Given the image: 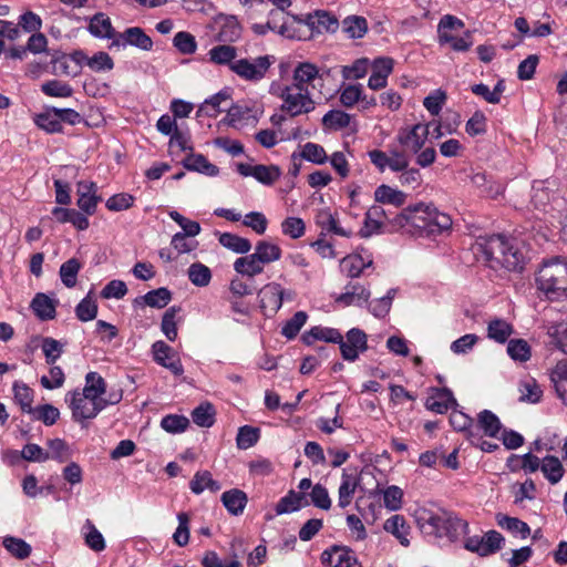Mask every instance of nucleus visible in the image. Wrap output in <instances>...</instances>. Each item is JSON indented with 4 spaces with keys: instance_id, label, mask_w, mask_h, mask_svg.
Returning <instances> with one entry per match:
<instances>
[{
    "instance_id": "obj_43",
    "label": "nucleus",
    "mask_w": 567,
    "mask_h": 567,
    "mask_svg": "<svg viewBox=\"0 0 567 567\" xmlns=\"http://www.w3.org/2000/svg\"><path fill=\"white\" fill-rule=\"evenodd\" d=\"M477 425L489 437H498L502 423L498 416L489 410H483L477 415Z\"/></svg>"
},
{
    "instance_id": "obj_10",
    "label": "nucleus",
    "mask_w": 567,
    "mask_h": 567,
    "mask_svg": "<svg viewBox=\"0 0 567 567\" xmlns=\"http://www.w3.org/2000/svg\"><path fill=\"white\" fill-rule=\"evenodd\" d=\"M432 124H415L411 128H402L396 135V140L404 151L417 154L424 146L429 130Z\"/></svg>"
},
{
    "instance_id": "obj_49",
    "label": "nucleus",
    "mask_w": 567,
    "mask_h": 567,
    "mask_svg": "<svg viewBox=\"0 0 567 567\" xmlns=\"http://www.w3.org/2000/svg\"><path fill=\"white\" fill-rule=\"evenodd\" d=\"M358 486V480L350 475V474H342L341 484L339 486V498H338V505L341 508H346L351 504V501L353 498V495L355 493Z\"/></svg>"
},
{
    "instance_id": "obj_18",
    "label": "nucleus",
    "mask_w": 567,
    "mask_h": 567,
    "mask_svg": "<svg viewBox=\"0 0 567 567\" xmlns=\"http://www.w3.org/2000/svg\"><path fill=\"white\" fill-rule=\"evenodd\" d=\"M344 292L334 299L337 303L343 307H362L368 303L371 297L370 290L359 282H349L344 287Z\"/></svg>"
},
{
    "instance_id": "obj_8",
    "label": "nucleus",
    "mask_w": 567,
    "mask_h": 567,
    "mask_svg": "<svg viewBox=\"0 0 567 567\" xmlns=\"http://www.w3.org/2000/svg\"><path fill=\"white\" fill-rule=\"evenodd\" d=\"M340 353L343 360L354 362L360 353L368 350V337L365 332L359 328H352L346 337L341 334V341H338Z\"/></svg>"
},
{
    "instance_id": "obj_50",
    "label": "nucleus",
    "mask_w": 567,
    "mask_h": 567,
    "mask_svg": "<svg viewBox=\"0 0 567 567\" xmlns=\"http://www.w3.org/2000/svg\"><path fill=\"white\" fill-rule=\"evenodd\" d=\"M230 94L227 90H221L212 97L207 99L198 109L197 115L204 113L209 117H216L223 110L220 109L221 102L229 100Z\"/></svg>"
},
{
    "instance_id": "obj_46",
    "label": "nucleus",
    "mask_w": 567,
    "mask_h": 567,
    "mask_svg": "<svg viewBox=\"0 0 567 567\" xmlns=\"http://www.w3.org/2000/svg\"><path fill=\"white\" fill-rule=\"evenodd\" d=\"M513 332V326L504 319H493L488 322L487 337L498 343H505Z\"/></svg>"
},
{
    "instance_id": "obj_55",
    "label": "nucleus",
    "mask_w": 567,
    "mask_h": 567,
    "mask_svg": "<svg viewBox=\"0 0 567 567\" xmlns=\"http://www.w3.org/2000/svg\"><path fill=\"white\" fill-rule=\"evenodd\" d=\"M281 176V171L276 165H254L252 177L264 185H272Z\"/></svg>"
},
{
    "instance_id": "obj_38",
    "label": "nucleus",
    "mask_w": 567,
    "mask_h": 567,
    "mask_svg": "<svg viewBox=\"0 0 567 567\" xmlns=\"http://www.w3.org/2000/svg\"><path fill=\"white\" fill-rule=\"evenodd\" d=\"M259 262L265 266L275 262L281 258V248L268 240H259L256 243L255 252H252Z\"/></svg>"
},
{
    "instance_id": "obj_28",
    "label": "nucleus",
    "mask_w": 567,
    "mask_h": 567,
    "mask_svg": "<svg viewBox=\"0 0 567 567\" xmlns=\"http://www.w3.org/2000/svg\"><path fill=\"white\" fill-rule=\"evenodd\" d=\"M80 392L89 400L102 401V395L106 392V382L101 374L91 371L86 373L85 385Z\"/></svg>"
},
{
    "instance_id": "obj_33",
    "label": "nucleus",
    "mask_w": 567,
    "mask_h": 567,
    "mask_svg": "<svg viewBox=\"0 0 567 567\" xmlns=\"http://www.w3.org/2000/svg\"><path fill=\"white\" fill-rule=\"evenodd\" d=\"M319 78L318 68L310 62H300L293 70V83L297 89L308 90L307 84H311Z\"/></svg>"
},
{
    "instance_id": "obj_60",
    "label": "nucleus",
    "mask_w": 567,
    "mask_h": 567,
    "mask_svg": "<svg viewBox=\"0 0 567 567\" xmlns=\"http://www.w3.org/2000/svg\"><path fill=\"white\" fill-rule=\"evenodd\" d=\"M507 353L514 361L526 362L530 359V347L524 339H513L508 342Z\"/></svg>"
},
{
    "instance_id": "obj_19",
    "label": "nucleus",
    "mask_w": 567,
    "mask_h": 567,
    "mask_svg": "<svg viewBox=\"0 0 567 567\" xmlns=\"http://www.w3.org/2000/svg\"><path fill=\"white\" fill-rule=\"evenodd\" d=\"M555 179L535 181L532 186V203L538 209L546 207L556 198Z\"/></svg>"
},
{
    "instance_id": "obj_29",
    "label": "nucleus",
    "mask_w": 567,
    "mask_h": 567,
    "mask_svg": "<svg viewBox=\"0 0 567 567\" xmlns=\"http://www.w3.org/2000/svg\"><path fill=\"white\" fill-rule=\"evenodd\" d=\"M373 264L371 258L367 260L358 254L349 255L342 258L340 262L341 271L349 278H358L362 275L365 268L371 267Z\"/></svg>"
},
{
    "instance_id": "obj_6",
    "label": "nucleus",
    "mask_w": 567,
    "mask_h": 567,
    "mask_svg": "<svg viewBox=\"0 0 567 567\" xmlns=\"http://www.w3.org/2000/svg\"><path fill=\"white\" fill-rule=\"evenodd\" d=\"M65 402L69 404L72 411V417L76 422L94 419L105 409L104 402L89 400L86 396L82 395L80 389L68 392Z\"/></svg>"
},
{
    "instance_id": "obj_22",
    "label": "nucleus",
    "mask_w": 567,
    "mask_h": 567,
    "mask_svg": "<svg viewBox=\"0 0 567 567\" xmlns=\"http://www.w3.org/2000/svg\"><path fill=\"white\" fill-rule=\"evenodd\" d=\"M316 224L321 228L320 236H324L326 233H332L342 237H350L351 230H346L339 226V220L328 208H323L316 214Z\"/></svg>"
},
{
    "instance_id": "obj_2",
    "label": "nucleus",
    "mask_w": 567,
    "mask_h": 567,
    "mask_svg": "<svg viewBox=\"0 0 567 567\" xmlns=\"http://www.w3.org/2000/svg\"><path fill=\"white\" fill-rule=\"evenodd\" d=\"M537 290L550 301L567 299V258L561 256L543 260L536 275Z\"/></svg>"
},
{
    "instance_id": "obj_1",
    "label": "nucleus",
    "mask_w": 567,
    "mask_h": 567,
    "mask_svg": "<svg viewBox=\"0 0 567 567\" xmlns=\"http://www.w3.org/2000/svg\"><path fill=\"white\" fill-rule=\"evenodd\" d=\"M475 254L481 256L492 269L522 271L525 266V256L522 250L499 234L480 237L475 245Z\"/></svg>"
},
{
    "instance_id": "obj_15",
    "label": "nucleus",
    "mask_w": 567,
    "mask_h": 567,
    "mask_svg": "<svg viewBox=\"0 0 567 567\" xmlns=\"http://www.w3.org/2000/svg\"><path fill=\"white\" fill-rule=\"evenodd\" d=\"M457 401L449 388H433L432 393L426 399L425 408L432 412L444 414L450 409L457 408Z\"/></svg>"
},
{
    "instance_id": "obj_51",
    "label": "nucleus",
    "mask_w": 567,
    "mask_h": 567,
    "mask_svg": "<svg viewBox=\"0 0 567 567\" xmlns=\"http://www.w3.org/2000/svg\"><path fill=\"white\" fill-rule=\"evenodd\" d=\"M65 343L51 337L42 338L41 349L49 365L55 364L64 352Z\"/></svg>"
},
{
    "instance_id": "obj_63",
    "label": "nucleus",
    "mask_w": 567,
    "mask_h": 567,
    "mask_svg": "<svg viewBox=\"0 0 567 567\" xmlns=\"http://www.w3.org/2000/svg\"><path fill=\"white\" fill-rule=\"evenodd\" d=\"M33 415L35 420L42 421L44 425L51 426L56 423L60 417V411L52 404H42L33 409Z\"/></svg>"
},
{
    "instance_id": "obj_32",
    "label": "nucleus",
    "mask_w": 567,
    "mask_h": 567,
    "mask_svg": "<svg viewBox=\"0 0 567 567\" xmlns=\"http://www.w3.org/2000/svg\"><path fill=\"white\" fill-rule=\"evenodd\" d=\"M207 55L209 62L216 65H227L230 69V65L237 61V48L230 44L220 43L213 47L208 51Z\"/></svg>"
},
{
    "instance_id": "obj_62",
    "label": "nucleus",
    "mask_w": 567,
    "mask_h": 567,
    "mask_svg": "<svg viewBox=\"0 0 567 567\" xmlns=\"http://www.w3.org/2000/svg\"><path fill=\"white\" fill-rule=\"evenodd\" d=\"M3 546L11 555L19 559H25L31 554V546L21 538L6 537L3 539Z\"/></svg>"
},
{
    "instance_id": "obj_25",
    "label": "nucleus",
    "mask_w": 567,
    "mask_h": 567,
    "mask_svg": "<svg viewBox=\"0 0 567 567\" xmlns=\"http://www.w3.org/2000/svg\"><path fill=\"white\" fill-rule=\"evenodd\" d=\"M301 340L307 346H312L316 341H326L337 343L341 341V332L336 328L316 326L301 336Z\"/></svg>"
},
{
    "instance_id": "obj_4",
    "label": "nucleus",
    "mask_w": 567,
    "mask_h": 567,
    "mask_svg": "<svg viewBox=\"0 0 567 567\" xmlns=\"http://www.w3.org/2000/svg\"><path fill=\"white\" fill-rule=\"evenodd\" d=\"M430 207H432V203L426 204L420 202L414 205H409L392 218L391 225L394 228H404L408 231H412V229H414L415 234L419 235L422 228L425 227V223L429 219L431 214Z\"/></svg>"
},
{
    "instance_id": "obj_13",
    "label": "nucleus",
    "mask_w": 567,
    "mask_h": 567,
    "mask_svg": "<svg viewBox=\"0 0 567 567\" xmlns=\"http://www.w3.org/2000/svg\"><path fill=\"white\" fill-rule=\"evenodd\" d=\"M132 45L143 51H151L153 49V40L140 27L127 28L124 32H118L111 47H127Z\"/></svg>"
},
{
    "instance_id": "obj_64",
    "label": "nucleus",
    "mask_w": 567,
    "mask_h": 567,
    "mask_svg": "<svg viewBox=\"0 0 567 567\" xmlns=\"http://www.w3.org/2000/svg\"><path fill=\"white\" fill-rule=\"evenodd\" d=\"M308 315L305 311H297L282 327L281 334L287 339H293L307 322Z\"/></svg>"
},
{
    "instance_id": "obj_45",
    "label": "nucleus",
    "mask_w": 567,
    "mask_h": 567,
    "mask_svg": "<svg viewBox=\"0 0 567 567\" xmlns=\"http://www.w3.org/2000/svg\"><path fill=\"white\" fill-rule=\"evenodd\" d=\"M540 471L548 482L557 484L564 476L565 470L558 457L547 455L542 461Z\"/></svg>"
},
{
    "instance_id": "obj_53",
    "label": "nucleus",
    "mask_w": 567,
    "mask_h": 567,
    "mask_svg": "<svg viewBox=\"0 0 567 567\" xmlns=\"http://www.w3.org/2000/svg\"><path fill=\"white\" fill-rule=\"evenodd\" d=\"M187 275L189 281L196 287H207L212 280L210 269L202 262L192 264L188 267Z\"/></svg>"
},
{
    "instance_id": "obj_44",
    "label": "nucleus",
    "mask_w": 567,
    "mask_h": 567,
    "mask_svg": "<svg viewBox=\"0 0 567 567\" xmlns=\"http://www.w3.org/2000/svg\"><path fill=\"white\" fill-rule=\"evenodd\" d=\"M13 393L14 401L20 406L23 413L30 414L31 412H33L34 408L32 406V403L34 392L29 385L21 381H16L13 383Z\"/></svg>"
},
{
    "instance_id": "obj_14",
    "label": "nucleus",
    "mask_w": 567,
    "mask_h": 567,
    "mask_svg": "<svg viewBox=\"0 0 567 567\" xmlns=\"http://www.w3.org/2000/svg\"><path fill=\"white\" fill-rule=\"evenodd\" d=\"M321 563L328 567H360L358 558L350 548L333 545L321 554Z\"/></svg>"
},
{
    "instance_id": "obj_3",
    "label": "nucleus",
    "mask_w": 567,
    "mask_h": 567,
    "mask_svg": "<svg viewBox=\"0 0 567 567\" xmlns=\"http://www.w3.org/2000/svg\"><path fill=\"white\" fill-rule=\"evenodd\" d=\"M426 525L431 527V533L437 537H447L454 542L462 535L468 534V524L460 518L455 513L441 509L432 513L426 518Z\"/></svg>"
},
{
    "instance_id": "obj_11",
    "label": "nucleus",
    "mask_w": 567,
    "mask_h": 567,
    "mask_svg": "<svg viewBox=\"0 0 567 567\" xmlns=\"http://www.w3.org/2000/svg\"><path fill=\"white\" fill-rule=\"evenodd\" d=\"M152 352L154 361L168 369L174 375L179 377L184 373V368L178 354L164 341H155L152 346Z\"/></svg>"
},
{
    "instance_id": "obj_56",
    "label": "nucleus",
    "mask_w": 567,
    "mask_h": 567,
    "mask_svg": "<svg viewBox=\"0 0 567 567\" xmlns=\"http://www.w3.org/2000/svg\"><path fill=\"white\" fill-rule=\"evenodd\" d=\"M181 310V307L173 306L169 307L163 315L161 330L169 341H175L177 338V324L175 318Z\"/></svg>"
},
{
    "instance_id": "obj_9",
    "label": "nucleus",
    "mask_w": 567,
    "mask_h": 567,
    "mask_svg": "<svg viewBox=\"0 0 567 567\" xmlns=\"http://www.w3.org/2000/svg\"><path fill=\"white\" fill-rule=\"evenodd\" d=\"M505 538L497 530H488L484 536H471L465 539L464 547L480 556H489L502 549Z\"/></svg>"
},
{
    "instance_id": "obj_57",
    "label": "nucleus",
    "mask_w": 567,
    "mask_h": 567,
    "mask_svg": "<svg viewBox=\"0 0 567 567\" xmlns=\"http://www.w3.org/2000/svg\"><path fill=\"white\" fill-rule=\"evenodd\" d=\"M440 45L449 44L452 50L456 52H466L473 45L472 32L466 31L463 37H456L453 34H443L439 39Z\"/></svg>"
},
{
    "instance_id": "obj_54",
    "label": "nucleus",
    "mask_w": 567,
    "mask_h": 567,
    "mask_svg": "<svg viewBox=\"0 0 567 567\" xmlns=\"http://www.w3.org/2000/svg\"><path fill=\"white\" fill-rule=\"evenodd\" d=\"M342 29L350 39H360L367 33L368 23L367 20L362 17H347L342 21Z\"/></svg>"
},
{
    "instance_id": "obj_12",
    "label": "nucleus",
    "mask_w": 567,
    "mask_h": 567,
    "mask_svg": "<svg viewBox=\"0 0 567 567\" xmlns=\"http://www.w3.org/2000/svg\"><path fill=\"white\" fill-rule=\"evenodd\" d=\"M293 19L295 21L305 23L311 29V31L318 33L334 32L339 27L336 16L326 10H316L313 13H308L306 16H293Z\"/></svg>"
},
{
    "instance_id": "obj_17",
    "label": "nucleus",
    "mask_w": 567,
    "mask_h": 567,
    "mask_svg": "<svg viewBox=\"0 0 567 567\" xmlns=\"http://www.w3.org/2000/svg\"><path fill=\"white\" fill-rule=\"evenodd\" d=\"M216 23L218 32L215 35L219 43L230 44L241 38L243 28L235 16H219Z\"/></svg>"
},
{
    "instance_id": "obj_37",
    "label": "nucleus",
    "mask_w": 567,
    "mask_h": 567,
    "mask_svg": "<svg viewBox=\"0 0 567 567\" xmlns=\"http://www.w3.org/2000/svg\"><path fill=\"white\" fill-rule=\"evenodd\" d=\"M306 159L310 163L322 165L328 161V155L323 146L317 143L308 142L302 146L301 153H292L291 159Z\"/></svg>"
},
{
    "instance_id": "obj_47",
    "label": "nucleus",
    "mask_w": 567,
    "mask_h": 567,
    "mask_svg": "<svg viewBox=\"0 0 567 567\" xmlns=\"http://www.w3.org/2000/svg\"><path fill=\"white\" fill-rule=\"evenodd\" d=\"M81 268L82 264L78 258H70L61 265L59 276L66 288L75 287Z\"/></svg>"
},
{
    "instance_id": "obj_30",
    "label": "nucleus",
    "mask_w": 567,
    "mask_h": 567,
    "mask_svg": "<svg viewBox=\"0 0 567 567\" xmlns=\"http://www.w3.org/2000/svg\"><path fill=\"white\" fill-rule=\"evenodd\" d=\"M383 528L385 532L392 534L402 546L408 547L410 540L408 538L410 534V526L406 519L402 515H393L384 522Z\"/></svg>"
},
{
    "instance_id": "obj_31",
    "label": "nucleus",
    "mask_w": 567,
    "mask_h": 567,
    "mask_svg": "<svg viewBox=\"0 0 567 567\" xmlns=\"http://www.w3.org/2000/svg\"><path fill=\"white\" fill-rule=\"evenodd\" d=\"M220 501L231 515H240L248 502L247 494L238 488L226 491L221 494Z\"/></svg>"
},
{
    "instance_id": "obj_41",
    "label": "nucleus",
    "mask_w": 567,
    "mask_h": 567,
    "mask_svg": "<svg viewBox=\"0 0 567 567\" xmlns=\"http://www.w3.org/2000/svg\"><path fill=\"white\" fill-rule=\"evenodd\" d=\"M234 269L241 276L254 278L264 271V266L259 262L254 254L239 257L234 262Z\"/></svg>"
},
{
    "instance_id": "obj_59",
    "label": "nucleus",
    "mask_w": 567,
    "mask_h": 567,
    "mask_svg": "<svg viewBox=\"0 0 567 567\" xmlns=\"http://www.w3.org/2000/svg\"><path fill=\"white\" fill-rule=\"evenodd\" d=\"M41 91L52 97H70L73 94V89L70 84L59 81L50 80L41 85Z\"/></svg>"
},
{
    "instance_id": "obj_58",
    "label": "nucleus",
    "mask_w": 567,
    "mask_h": 567,
    "mask_svg": "<svg viewBox=\"0 0 567 567\" xmlns=\"http://www.w3.org/2000/svg\"><path fill=\"white\" fill-rule=\"evenodd\" d=\"M97 310V303L91 298V292H89L75 307V316L80 321L86 322L96 318Z\"/></svg>"
},
{
    "instance_id": "obj_40",
    "label": "nucleus",
    "mask_w": 567,
    "mask_h": 567,
    "mask_svg": "<svg viewBox=\"0 0 567 567\" xmlns=\"http://www.w3.org/2000/svg\"><path fill=\"white\" fill-rule=\"evenodd\" d=\"M550 380L561 401L567 405V360L558 361L551 370Z\"/></svg>"
},
{
    "instance_id": "obj_61",
    "label": "nucleus",
    "mask_w": 567,
    "mask_h": 567,
    "mask_svg": "<svg viewBox=\"0 0 567 567\" xmlns=\"http://www.w3.org/2000/svg\"><path fill=\"white\" fill-rule=\"evenodd\" d=\"M260 437L259 429L250 426V425H244L239 427L238 434L236 437V443L238 449L240 450H247L254 446Z\"/></svg>"
},
{
    "instance_id": "obj_35",
    "label": "nucleus",
    "mask_w": 567,
    "mask_h": 567,
    "mask_svg": "<svg viewBox=\"0 0 567 567\" xmlns=\"http://www.w3.org/2000/svg\"><path fill=\"white\" fill-rule=\"evenodd\" d=\"M374 199L377 203L382 205L401 207L405 204L406 194L399 189L392 188L389 185L382 184L375 188Z\"/></svg>"
},
{
    "instance_id": "obj_27",
    "label": "nucleus",
    "mask_w": 567,
    "mask_h": 567,
    "mask_svg": "<svg viewBox=\"0 0 567 567\" xmlns=\"http://www.w3.org/2000/svg\"><path fill=\"white\" fill-rule=\"evenodd\" d=\"M34 124L49 134L62 133L63 125L60 124L56 107L48 106L33 117Z\"/></svg>"
},
{
    "instance_id": "obj_48",
    "label": "nucleus",
    "mask_w": 567,
    "mask_h": 567,
    "mask_svg": "<svg viewBox=\"0 0 567 567\" xmlns=\"http://www.w3.org/2000/svg\"><path fill=\"white\" fill-rule=\"evenodd\" d=\"M216 410L210 402H203L192 412L193 422L200 427H210L215 423Z\"/></svg>"
},
{
    "instance_id": "obj_20",
    "label": "nucleus",
    "mask_w": 567,
    "mask_h": 567,
    "mask_svg": "<svg viewBox=\"0 0 567 567\" xmlns=\"http://www.w3.org/2000/svg\"><path fill=\"white\" fill-rule=\"evenodd\" d=\"M430 216L419 236H437L447 231L452 227L450 215L440 212L433 204L430 207Z\"/></svg>"
},
{
    "instance_id": "obj_5",
    "label": "nucleus",
    "mask_w": 567,
    "mask_h": 567,
    "mask_svg": "<svg viewBox=\"0 0 567 567\" xmlns=\"http://www.w3.org/2000/svg\"><path fill=\"white\" fill-rule=\"evenodd\" d=\"M275 60L274 55L268 54L257 56L254 60L243 58L230 65V71L247 82L256 83L266 76Z\"/></svg>"
},
{
    "instance_id": "obj_24",
    "label": "nucleus",
    "mask_w": 567,
    "mask_h": 567,
    "mask_svg": "<svg viewBox=\"0 0 567 567\" xmlns=\"http://www.w3.org/2000/svg\"><path fill=\"white\" fill-rule=\"evenodd\" d=\"M310 503L307 498V494L302 492H295L293 489L289 491L284 497L279 499V502L276 505V514L282 515L288 514L292 512H297L306 506H308Z\"/></svg>"
},
{
    "instance_id": "obj_52",
    "label": "nucleus",
    "mask_w": 567,
    "mask_h": 567,
    "mask_svg": "<svg viewBox=\"0 0 567 567\" xmlns=\"http://www.w3.org/2000/svg\"><path fill=\"white\" fill-rule=\"evenodd\" d=\"M350 121V114L341 110H331L323 115L322 125L327 130L339 131L349 126Z\"/></svg>"
},
{
    "instance_id": "obj_21",
    "label": "nucleus",
    "mask_w": 567,
    "mask_h": 567,
    "mask_svg": "<svg viewBox=\"0 0 567 567\" xmlns=\"http://www.w3.org/2000/svg\"><path fill=\"white\" fill-rule=\"evenodd\" d=\"M87 30L95 38L110 39L112 41L118 34L114 30L111 19L103 12H97L91 18Z\"/></svg>"
},
{
    "instance_id": "obj_42",
    "label": "nucleus",
    "mask_w": 567,
    "mask_h": 567,
    "mask_svg": "<svg viewBox=\"0 0 567 567\" xmlns=\"http://www.w3.org/2000/svg\"><path fill=\"white\" fill-rule=\"evenodd\" d=\"M218 241L223 247L240 255L248 254L251 249L249 239L231 233L219 234Z\"/></svg>"
},
{
    "instance_id": "obj_16",
    "label": "nucleus",
    "mask_w": 567,
    "mask_h": 567,
    "mask_svg": "<svg viewBox=\"0 0 567 567\" xmlns=\"http://www.w3.org/2000/svg\"><path fill=\"white\" fill-rule=\"evenodd\" d=\"M259 303L262 310H269L271 316L276 315L282 307L285 290L277 282L265 285L259 291Z\"/></svg>"
},
{
    "instance_id": "obj_26",
    "label": "nucleus",
    "mask_w": 567,
    "mask_h": 567,
    "mask_svg": "<svg viewBox=\"0 0 567 567\" xmlns=\"http://www.w3.org/2000/svg\"><path fill=\"white\" fill-rule=\"evenodd\" d=\"M56 300L49 298L43 292H38L32 301L31 309L40 320H52L56 315Z\"/></svg>"
},
{
    "instance_id": "obj_7",
    "label": "nucleus",
    "mask_w": 567,
    "mask_h": 567,
    "mask_svg": "<svg viewBox=\"0 0 567 567\" xmlns=\"http://www.w3.org/2000/svg\"><path fill=\"white\" fill-rule=\"evenodd\" d=\"M280 109L291 117H296L312 112L315 110V101L311 99L309 90H300L291 84Z\"/></svg>"
},
{
    "instance_id": "obj_34",
    "label": "nucleus",
    "mask_w": 567,
    "mask_h": 567,
    "mask_svg": "<svg viewBox=\"0 0 567 567\" xmlns=\"http://www.w3.org/2000/svg\"><path fill=\"white\" fill-rule=\"evenodd\" d=\"M183 166L188 171L198 172L210 177L219 174V168L202 154H189L184 158Z\"/></svg>"
},
{
    "instance_id": "obj_36",
    "label": "nucleus",
    "mask_w": 567,
    "mask_h": 567,
    "mask_svg": "<svg viewBox=\"0 0 567 567\" xmlns=\"http://www.w3.org/2000/svg\"><path fill=\"white\" fill-rule=\"evenodd\" d=\"M190 491L199 495L205 489H209L213 493L220 491L221 485L218 481L214 480L209 471H198L189 482Z\"/></svg>"
},
{
    "instance_id": "obj_23",
    "label": "nucleus",
    "mask_w": 567,
    "mask_h": 567,
    "mask_svg": "<svg viewBox=\"0 0 567 567\" xmlns=\"http://www.w3.org/2000/svg\"><path fill=\"white\" fill-rule=\"evenodd\" d=\"M172 300V292L166 287H161L146 292L143 296L136 297L133 300L135 307L148 306L152 308L162 309L166 307Z\"/></svg>"
},
{
    "instance_id": "obj_39",
    "label": "nucleus",
    "mask_w": 567,
    "mask_h": 567,
    "mask_svg": "<svg viewBox=\"0 0 567 567\" xmlns=\"http://www.w3.org/2000/svg\"><path fill=\"white\" fill-rule=\"evenodd\" d=\"M497 525L509 532L513 536H518L523 539L527 538L530 534L529 526L517 517H511L504 514L496 515Z\"/></svg>"
}]
</instances>
